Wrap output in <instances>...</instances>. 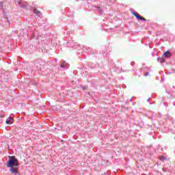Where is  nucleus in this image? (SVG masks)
Instances as JSON below:
<instances>
[{
    "label": "nucleus",
    "mask_w": 175,
    "mask_h": 175,
    "mask_svg": "<svg viewBox=\"0 0 175 175\" xmlns=\"http://www.w3.org/2000/svg\"><path fill=\"white\" fill-rule=\"evenodd\" d=\"M7 166L8 167H10V172H11L12 174H17L18 173V170H17V167H14L18 166V160L16 159V157H9V160L7 162Z\"/></svg>",
    "instance_id": "obj_1"
},
{
    "label": "nucleus",
    "mask_w": 175,
    "mask_h": 175,
    "mask_svg": "<svg viewBox=\"0 0 175 175\" xmlns=\"http://www.w3.org/2000/svg\"><path fill=\"white\" fill-rule=\"evenodd\" d=\"M133 16H135V17H136V18H137V20L147 21V19H146L145 18H144L143 16H140L139 14H137L135 12H133Z\"/></svg>",
    "instance_id": "obj_2"
},
{
    "label": "nucleus",
    "mask_w": 175,
    "mask_h": 175,
    "mask_svg": "<svg viewBox=\"0 0 175 175\" xmlns=\"http://www.w3.org/2000/svg\"><path fill=\"white\" fill-rule=\"evenodd\" d=\"M14 122V120H13V118L9 117L6 120H5V124L8 125H12Z\"/></svg>",
    "instance_id": "obj_3"
},
{
    "label": "nucleus",
    "mask_w": 175,
    "mask_h": 175,
    "mask_svg": "<svg viewBox=\"0 0 175 175\" xmlns=\"http://www.w3.org/2000/svg\"><path fill=\"white\" fill-rule=\"evenodd\" d=\"M164 57L165 58H170V57H172V53L170 51H166L164 53Z\"/></svg>",
    "instance_id": "obj_4"
},
{
    "label": "nucleus",
    "mask_w": 175,
    "mask_h": 175,
    "mask_svg": "<svg viewBox=\"0 0 175 175\" xmlns=\"http://www.w3.org/2000/svg\"><path fill=\"white\" fill-rule=\"evenodd\" d=\"M34 13L37 14L38 17H40V15L42 14V12H40L39 10H36V9L34 10Z\"/></svg>",
    "instance_id": "obj_5"
},
{
    "label": "nucleus",
    "mask_w": 175,
    "mask_h": 175,
    "mask_svg": "<svg viewBox=\"0 0 175 175\" xmlns=\"http://www.w3.org/2000/svg\"><path fill=\"white\" fill-rule=\"evenodd\" d=\"M160 161H165L166 159V157L165 156H159Z\"/></svg>",
    "instance_id": "obj_6"
},
{
    "label": "nucleus",
    "mask_w": 175,
    "mask_h": 175,
    "mask_svg": "<svg viewBox=\"0 0 175 175\" xmlns=\"http://www.w3.org/2000/svg\"><path fill=\"white\" fill-rule=\"evenodd\" d=\"M165 59L163 58V57H161V59H160V62H161V64H163V62H165Z\"/></svg>",
    "instance_id": "obj_7"
},
{
    "label": "nucleus",
    "mask_w": 175,
    "mask_h": 175,
    "mask_svg": "<svg viewBox=\"0 0 175 175\" xmlns=\"http://www.w3.org/2000/svg\"><path fill=\"white\" fill-rule=\"evenodd\" d=\"M148 75H150V72H146L145 73V76H146V77L148 76Z\"/></svg>",
    "instance_id": "obj_8"
},
{
    "label": "nucleus",
    "mask_w": 175,
    "mask_h": 175,
    "mask_svg": "<svg viewBox=\"0 0 175 175\" xmlns=\"http://www.w3.org/2000/svg\"><path fill=\"white\" fill-rule=\"evenodd\" d=\"M1 118H5V116H3V115H1V116H0Z\"/></svg>",
    "instance_id": "obj_9"
}]
</instances>
